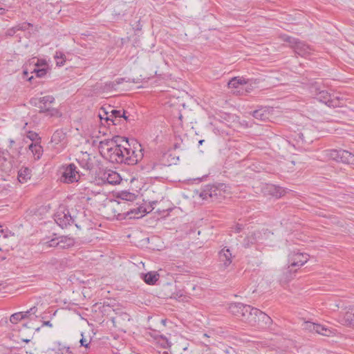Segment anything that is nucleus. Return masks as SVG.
<instances>
[{
  "label": "nucleus",
  "instance_id": "e433bc0d",
  "mask_svg": "<svg viewBox=\"0 0 354 354\" xmlns=\"http://www.w3.org/2000/svg\"><path fill=\"white\" fill-rule=\"evenodd\" d=\"M82 338L80 340V346H84L85 348H90L91 346V338L86 339L84 337L83 333H81Z\"/></svg>",
  "mask_w": 354,
  "mask_h": 354
},
{
  "label": "nucleus",
  "instance_id": "a211bd4d",
  "mask_svg": "<svg viewBox=\"0 0 354 354\" xmlns=\"http://www.w3.org/2000/svg\"><path fill=\"white\" fill-rule=\"evenodd\" d=\"M59 248L68 249L74 246L75 241L73 237L68 236H59Z\"/></svg>",
  "mask_w": 354,
  "mask_h": 354
},
{
  "label": "nucleus",
  "instance_id": "c03bdc74",
  "mask_svg": "<svg viewBox=\"0 0 354 354\" xmlns=\"http://www.w3.org/2000/svg\"><path fill=\"white\" fill-rule=\"evenodd\" d=\"M124 81V78H118L114 82H109L107 84L111 85V88H114L116 86L122 84Z\"/></svg>",
  "mask_w": 354,
  "mask_h": 354
},
{
  "label": "nucleus",
  "instance_id": "0e129e2a",
  "mask_svg": "<svg viewBox=\"0 0 354 354\" xmlns=\"http://www.w3.org/2000/svg\"><path fill=\"white\" fill-rule=\"evenodd\" d=\"M187 349V347H185V348H183V350H184V351H186Z\"/></svg>",
  "mask_w": 354,
  "mask_h": 354
},
{
  "label": "nucleus",
  "instance_id": "4c0bfd02",
  "mask_svg": "<svg viewBox=\"0 0 354 354\" xmlns=\"http://www.w3.org/2000/svg\"><path fill=\"white\" fill-rule=\"evenodd\" d=\"M334 334L335 330L333 328H328L326 326L324 325V328L321 334L322 335L330 337L333 336Z\"/></svg>",
  "mask_w": 354,
  "mask_h": 354
},
{
  "label": "nucleus",
  "instance_id": "4be33fe9",
  "mask_svg": "<svg viewBox=\"0 0 354 354\" xmlns=\"http://www.w3.org/2000/svg\"><path fill=\"white\" fill-rule=\"evenodd\" d=\"M31 177V170L28 167H22L18 172V180L21 183H24Z\"/></svg>",
  "mask_w": 354,
  "mask_h": 354
},
{
  "label": "nucleus",
  "instance_id": "c9c22d12",
  "mask_svg": "<svg viewBox=\"0 0 354 354\" xmlns=\"http://www.w3.org/2000/svg\"><path fill=\"white\" fill-rule=\"evenodd\" d=\"M297 142L299 144L301 142V145L303 144H310L312 142L311 140H306L304 134L303 133H299L297 135Z\"/></svg>",
  "mask_w": 354,
  "mask_h": 354
},
{
  "label": "nucleus",
  "instance_id": "5fc2aeb1",
  "mask_svg": "<svg viewBox=\"0 0 354 354\" xmlns=\"http://www.w3.org/2000/svg\"><path fill=\"white\" fill-rule=\"evenodd\" d=\"M31 324H32L31 322L26 323L24 324V326H25L26 328H31V326H30Z\"/></svg>",
  "mask_w": 354,
  "mask_h": 354
},
{
  "label": "nucleus",
  "instance_id": "bb28decb",
  "mask_svg": "<svg viewBox=\"0 0 354 354\" xmlns=\"http://www.w3.org/2000/svg\"><path fill=\"white\" fill-rule=\"evenodd\" d=\"M56 62V65L58 66H64L66 62V55L61 51H57L54 55Z\"/></svg>",
  "mask_w": 354,
  "mask_h": 354
},
{
  "label": "nucleus",
  "instance_id": "4d7b16f0",
  "mask_svg": "<svg viewBox=\"0 0 354 354\" xmlns=\"http://www.w3.org/2000/svg\"><path fill=\"white\" fill-rule=\"evenodd\" d=\"M22 341L26 343H28L30 342V339H23Z\"/></svg>",
  "mask_w": 354,
  "mask_h": 354
},
{
  "label": "nucleus",
  "instance_id": "ddd939ff",
  "mask_svg": "<svg viewBox=\"0 0 354 354\" xmlns=\"http://www.w3.org/2000/svg\"><path fill=\"white\" fill-rule=\"evenodd\" d=\"M247 306V304L242 303H232L229 306V311L242 321Z\"/></svg>",
  "mask_w": 354,
  "mask_h": 354
},
{
  "label": "nucleus",
  "instance_id": "6ab92c4d",
  "mask_svg": "<svg viewBox=\"0 0 354 354\" xmlns=\"http://www.w3.org/2000/svg\"><path fill=\"white\" fill-rule=\"evenodd\" d=\"M78 162L82 168L86 170L91 171L93 168V164L90 158V155L87 153H83L82 158L81 160L79 159Z\"/></svg>",
  "mask_w": 354,
  "mask_h": 354
},
{
  "label": "nucleus",
  "instance_id": "a19ab883",
  "mask_svg": "<svg viewBox=\"0 0 354 354\" xmlns=\"http://www.w3.org/2000/svg\"><path fill=\"white\" fill-rule=\"evenodd\" d=\"M59 236L51 239L49 241L46 242L48 247L59 248Z\"/></svg>",
  "mask_w": 354,
  "mask_h": 354
},
{
  "label": "nucleus",
  "instance_id": "49530a36",
  "mask_svg": "<svg viewBox=\"0 0 354 354\" xmlns=\"http://www.w3.org/2000/svg\"><path fill=\"white\" fill-rule=\"evenodd\" d=\"M36 67H45L48 68L46 62L44 59H37V62L35 64Z\"/></svg>",
  "mask_w": 354,
  "mask_h": 354
},
{
  "label": "nucleus",
  "instance_id": "7ed1b4c3",
  "mask_svg": "<svg viewBox=\"0 0 354 354\" xmlns=\"http://www.w3.org/2000/svg\"><path fill=\"white\" fill-rule=\"evenodd\" d=\"M311 92L314 93L315 97L321 102L326 104L329 107H342V102L339 97H331V95L326 90H321L319 88L313 86Z\"/></svg>",
  "mask_w": 354,
  "mask_h": 354
},
{
  "label": "nucleus",
  "instance_id": "79ce46f5",
  "mask_svg": "<svg viewBox=\"0 0 354 354\" xmlns=\"http://www.w3.org/2000/svg\"><path fill=\"white\" fill-rule=\"evenodd\" d=\"M316 328H317L316 323H313V322H305V328L308 330L309 331L315 333Z\"/></svg>",
  "mask_w": 354,
  "mask_h": 354
},
{
  "label": "nucleus",
  "instance_id": "423d86ee",
  "mask_svg": "<svg viewBox=\"0 0 354 354\" xmlns=\"http://www.w3.org/2000/svg\"><path fill=\"white\" fill-rule=\"evenodd\" d=\"M328 156L339 162L354 165V154L347 150L331 149L328 151Z\"/></svg>",
  "mask_w": 354,
  "mask_h": 354
},
{
  "label": "nucleus",
  "instance_id": "052dcab7",
  "mask_svg": "<svg viewBox=\"0 0 354 354\" xmlns=\"http://www.w3.org/2000/svg\"><path fill=\"white\" fill-rule=\"evenodd\" d=\"M106 123L107 124V125H108L109 127L111 124V122H106Z\"/></svg>",
  "mask_w": 354,
  "mask_h": 354
},
{
  "label": "nucleus",
  "instance_id": "aec40b11",
  "mask_svg": "<svg viewBox=\"0 0 354 354\" xmlns=\"http://www.w3.org/2000/svg\"><path fill=\"white\" fill-rule=\"evenodd\" d=\"M28 148L32 153L36 160L40 159L43 154V147L40 145L39 142H36L34 143H31L28 146Z\"/></svg>",
  "mask_w": 354,
  "mask_h": 354
},
{
  "label": "nucleus",
  "instance_id": "de8ad7c7",
  "mask_svg": "<svg viewBox=\"0 0 354 354\" xmlns=\"http://www.w3.org/2000/svg\"><path fill=\"white\" fill-rule=\"evenodd\" d=\"M17 32V30L15 29V26H14L7 30V35L9 36H13Z\"/></svg>",
  "mask_w": 354,
  "mask_h": 354
},
{
  "label": "nucleus",
  "instance_id": "6e6552de",
  "mask_svg": "<svg viewBox=\"0 0 354 354\" xmlns=\"http://www.w3.org/2000/svg\"><path fill=\"white\" fill-rule=\"evenodd\" d=\"M309 254L299 252H292L288 256V262L291 267H301L309 259Z\"/></svg>",
  "mask_w": 354,
  "mask_h": 354
},
{
  "label": "nucleus",
  "instance_id": "f03ea898",
  "mask_svg": "<svg viewBox=\"0 0 354 354\" xmlns=\"http://www.w3.org/2000/svg\"><path fill=\"white\" fill-rule=\"evenodd\" d=\"M230 187L225 183H214L207 185L203 187L200 197L203 200L210 198L212 201L220 200L225 196L226 194L230 193Z\"/></svg>",
  "mask_w": 354,
  "mask_h": 354
},
{
  "label": "nucleus",
  "instance_id": "cd10ccee",
  "mask_svg": "<svg viewBox=\"0 0 354 354\" xmlns=\"http://www.w3.org/2000/svg\"><path fill=\"white\" fill-rule=\"evenodd\" d=\"M252 116L260 120H265L267 118V113L263 109L254 110L252 112Z\"/></svg>",
  "mask_w": 354,
  "mask_h": 354
},
{
  "label": "nucleus",
  "instance_id": "ea45409f",
  "mask_svg": "<svg viewBox=\"0 0 354 354\" xmlns=\"http://www.w3.org/2000/svg\"><path fill=\"white\" fill-rule=\"evenodd\" d=\"M27 138H28L32 141L41 140V138L39 137V135L32 131H28Z\"/></svg>",
  "mask_w": 354,
  "mask_h": 354
},
{
  "label": "nucleus",
  "instance_id": "f3484780",
  "mask_svg": "<svg viewBox=\"0 0 354 354\" xmlns=\"http://www.w3.org/2000/svg\"><path fill=\"white\" fill-rule=\"evenodd\" d=\"M220 262L223 263V266L227 268L232 263V253L228 248L222 249L218 253Z\"/></svg>",
  "mask_w": 354,
  "mask_h": 354
},
{
  "label": "nucleus",
  "instance_id": "f8f14e48",
  "mask_svg": "<svg viewBox=\"0 0 354 354\" xmlns=\"http://www.w3.org/2000/svg\"><path fill=\"white\" fill-rule=\"evenodd\" d=\"M102 180L110 185H116L120 183L121 177L115 171L108 170L104 171L101 177Z\"/></svg>",
  "mask_w": 354,
  "mask_h": 354
},
{
  "label": "nucleus",
  "instance_id": "dca6fc26",
  "mask_svg": "<svg viewBox=\"0 0 354 354\" xmlns=\"http://www.w3.org/2000/svg\"><path fill=\"white\" fill-rule=\"evenodd\" d=\"M47 354H73L71 348L62 344L58 342L55 343V346L52 348L47 351Z\"/></svg>",
  "mask_w": 354,
  "mask_h": 354
},
{
  "label": "nucleus",
  "instance_id": "37998d69",
  "mask_svg": "<svg viewBox=\"0 0 354 354\" xmlns=\"http://www.w3.org/2000/svg\"><path fill=\"white\" fill-rule=\"evenodd\" d=\"M37 311V308L35 306H33L32 308H30L29 310H28L25 312H21V313L26 314V315H24V319H25V318H27L31 314H35Z\"/></svg>",
  "mask_w": 354,
  "mask_h": 354
},
{
  "label": "nucleus",
  "instance_id": "13d9d810",
  "mask_svg": "<svg viewBox=\"0 0 354 354\" xmlns=\"http://www.w3.org/2000/svg\"><path fill=\"white\" fill-rule=\"evenodd\" d=\"M157 165H158V164H156V163H153V166H152L151 169H155V167H156Z\"/></svg>",
  "mask_w": 354,
  "mask_h": 354
},
{
  "label": "nucleus",
  "instance_id": "39448f33",
  "mask_svg": "<svg viewBox=\"0 0 354 354\" xmlns=\"http://www.w3.org/2000/svg\"><path fill=\"white\" fill-rule=\"evenodd\" d=\"M54 220L56 223L62 229L71 225L74 221V217L71 215L69 209L65 205H60L54 214Z\"/></svg>",
  "mask_w": 354,
  "mask_h": 354
},
{
  "label": "nucleus",
  "instance_id": "b1692460",
  "mask_svg": "<svg viewBox=\"0 0 354 354\" xmlns=\"http://www.w3.org/2000/svg\"><path fill=\"white\" fill-rule=\"evenodd\" d=\"M118 198H120L121 200L124 201V203H126L127 201H133L137 198V196L131 192H129L128 191H122L118 193Z\"/></svg>",
  "mask_w": 354,
  "mask_h": 354
},
{
  "label": "nucleus",
  "instance_id": "bf43d9fd",
  "mask_svg": "<svg viewBox=\"0 0 354 354\" xmlns=\"http://www.w3.org/2000/svg\"><path fill=\"white\" fill-rule=\"evenodd\" d=\"M203 142H204V140H199L198 144L202 145Z\"/></svg>",
  "mask_w": 354,
  "mask_h": 354
},
{
  "label": "nucleus",
  "instance_id": "a18cd8bd",
  "mask_svg": "<svg viewBox=\"0 0 354 354\" xmlns=\"http://www.w3.org/2000/svg\"><path fill=\"white\" fill-rule=\"evenodd\" d=\"M160 343L163 348H167L170 346V343L169 342L167 338L165 337L161 336Z\"/></svg>",
  "mask_w": 354,
  "mask_h": 354
},
{
  "label": "nucleus",
  "instance_id": "5701e85b",
  "mask_svg": "<svg viewBox=\"0 0 354 354\" xmlns=\"http://www.w3.org/2000/svg\"><path fill=\"white\" fill-rule=\"evenodd\" d=\"M343 321L347 326H354V308H349L343 316Z\"/></svg>",
  "mask_w": 354,
  "mask_h": 354
},
{
  "label": "nucleus",
  "instance_id": "8fccbe9b",
  "mask_svg": "<svg viewBox=\"0 0 354 354\" xmlns=\"http://www.w3.org/2000/svg\"><path fill=\"white\" fill-rule=\"evenodd\" d=\"M121 118H123L127 122L129 121V116L127 115V111H124V109L122 110Z\"/></svg>",
  "mask_w": 354,
  "mask_h": 354
},
{
  "label": "nucleus",
  "instance_id": "c756f323",
  "mask_svg": "<svg viewBox=\"0 0 354 354\" xmlns=\"http://www.w3.org/2000/svg\"><path fill=\"white\" fill-rule=\"evenodd\" d=\"M67 263V260L66 259H63L61 260H57L56 259H53L51 260V263L54 265L57 269L63 270L65 268Z\"/></svg>",
  "mask_w": 354,
  "mask_h": 354
},
{
  "label": "nucleus",
  "instance_id": "09e8293b",
  "mask_svg": "<svg viewBox=\"0 0 354 354\" xmlns=\"http://www.w3.org/2000/svg\"><path fill=\"white\" fill-rule=\"evenodd\" d=\"M317 328H315V333H317V334L321 335L322 332V330L324 328V325H322V324H317Z\"/></svg>",
  "mask_w": 354,
  "mask_h": 354
},
{
  "label": "nucleus",
  "instance_id": "0eeeda50",
  "mask_svg": "<svg viewBox=\"0 0 354 354\" xmlns=\"http://www.w3.org/2000/svg\"><path fill=\"white\" fill-rule=\"evenodd\" d=\"M80 177V175L75 164L71 163L64 167V171L62 175V179L64 183H73L77 182Z\"/></svg>",
  "mask_w": 354,
  "mask_h": 354
},
{
  "label": "nucleus",
  "instance_id": "58836bf2",
  "mask_svg": "<svg viewBox=\"0 0 354 354\" xmlns=\"http://www.w3.org/2000/svg\"><path fill=\"white\" fill-rule=\"evenodd\" d=\"M256 242V239L254 236L253 234H251L250 236H248L244 239V246L245 247H249L250 244H254Z\"/></svg>",
  "mask_w": 354,
  "mask_h": 354
},
{
  "label": "nucleus",
  "instance_id": "473e14b6",
  "mask_svg": "<svg viewBox=\"0 0 354 354\" xmlns=\"http://www.w3.org/2000/svg\"><path fill=\"white\" fill-rule=\"evenodd\" d=\"M24 315L26 314H21V312L12 314L10 317V321L12 324H17L19 321L24 319Z\"/></svg>",
  "mask_w": 354,
  "mask_h": 354
},
{
  "label": "nucleus",
  "instance_id": "e2e57ef3",
  "mask_svg": "<svg viewBox=\"0 0 354 354\" xmlns=\"http://www.w3.org/2000/svg\"><path fill=\"white\" fill-rule=\"evenodd\" d=\"M7 236H8V235H7V234H4V235H3V237H4V238H6Z\"/></svg>",
  "mask_w": 354,
  "mask_h": 354
},
{
  "label": "nucleus",
  "instance_id": "a878e982",
  "mask_svg": "<svg viewBox=\"0 0 354 354\" xmlns=\"http://www.w3.org/2000/svg\"><path fill=\"white\" fill-rule=\"evenodd\" d=\"M247 83V82L243 78H240L239 77H236L232 78L229 82H228V87L229 88H239V86L244 85Z\"/></svg>",
  "mask_w": 354,
  "mask_h": 354
},
{
  "label": "nucleus",
  "instance_id": "3c124183",
  "mask_svg": "<svg viewBox=\"0 0 354 354\" xmlns=\"http://www.w3.org/2000/svg\"><path fill=\"white\" fill-rule=\"evenodd\" d=\"M28 71H24V77H27V79H28V81H31V80H32V79H33V76H31V77H28Z\"/></svg>",
  "mask_w": 354,
  "mask_h": 354
},
{
  "label": "nucleus",
  "instance_id": "c85d7f7f",
  "mask_svg": "<svg viewBox=\"0 0 354 354\" xmlns=\"http://www.w3.org/2000/svg\"><path fill=\"white\" fill-rule=\"evenodd\" d=\"M100 117L101 121H102V120H104L105 122H111V124L113 126L119 125L120 124V122L122 121L121 118L109 119L108 118V112H106V111H104V116H102V114H100Z\"/></svg>",
  "mask_w": 354,
  "mask_h": 354
},
{
  "label": "nucleus",
  "instance_id": "6e6d98bb",
  "mask_svg": "<svg viewBox=\"0 0 354 354\" xmlns=\"http://www.w3.org/2000/svg\"><path fill=\"white\" fill-rule=\"evenodd\" d=\"M108 83H109V82H106V83L105 84V86H106V87H107V88H110V89H113V88H111V85H109V84H107ZM113 89H115V87H114V88H113Z\"/></svg>",
  "mask_w": 354,
  "mask_h": 354
},
{
  "label": "nucleus",
  "instance_id": "864d4df0",
  "mask_svg": "<svg viewBox=\"0 0 354 354\" xmlns=\"http://www.w3.org/2000/svg\"><path fill=\"white\" fill-rule=\"evenodd\" d=\"M5 12H6V9L3 8H0V15L5 14Z\"/></svg>",
  "mask_w": 354,
  "mask_h": 354
},
{
  "label": "nucleus",
  "instance_id": "412c9836",
  "mask_svg": "<svg viewBox=\"0 0 354 354\" xmlns=\"http://www.w3.org/2000/svg\"><path fill=\"white\" fill-rule=\"evenodd\" d=\"M159 274L155 272H149L146 274H142L143 281L149 285H154L158 281Z\"/></svg>",
  "mask_w": 354,
  "mask_h": 354
},
{
  "label": "nucleus",
  "instance_id": "2f4dec72",
  "mask_svg": "<svg viewBox=\"0 0 354 354\" xmlns=\"http://www.w3.org/2000/svg\"><path fill=\"white\" fill-rule=\"evenodd\" d=\"M32 27H33V25L30 23L22 22V23H20V24H18L17 25H16L15 29H17V31H19V30L26 31Z\"/></svg>",
  "mask_w": 354,
  "mask_h": 354
},
{
  "label": "nucleus",
  "instance_id": "4468645a",
  "mask_svg": "<svg viewBox=\"0 0 354 354\" xmlns=\"http://www.w3.org/2000/svg\"><path fill=\"white\" fill-rule=\"evenodd\" d=\"M258 314L259 316L257 318V321L255 326L261 329L268 328L272 323V319L261 310H260V313H258Z\"/></svg>",
  "mask_w": 354,
  "mask_h": 354
},
{
  "label": "nucleus",
  "instance_id": "603ef678",
  "mask_svg": "<svg viewBox=\"0 0 354 354\" xmlns=\"http://www.w3.org/2000/svg\"><path fill=\"white\" fill-rule=\"evenodd\" d=\"M42 326L52 327L53 324H51V322L50 321H44L42 324Z\"/></svg>",
  "mask_w": 354,
  "mask_h": 354
},
{
  "label": "nucleus",
  "instance_id": "f704fd0d",
  "mask_svg": "<svg viewBox=\"0 0 354 354\" xmlns=\"http://www.w3.org/2000/svg\"><path fill=\"white\" fill-rule=\"evenodd\" d=\"M299 39H296L295 37L290 36H286L283 37V41L290 44V46L294 48L297 41H299Z\"/></svg>",
  "mask_w": 354,
  "mask_h": 354
},
{
  "label": "nucleus",
  "instance_id": "9b49d317",
  "mask_svg": "<svg viewBox=\"0 0 354 354\" xmlns=\"http://www.w3.org/2000/svg\"><path fill=\"white\" fill-rule=\"evenodd\" d=\"M265 194L279 198L286 193L284 188L273 184H267L264 187Z\"/></svg>",
  "mask_w": 354,
  "mask_h": 354
},
{
  "label": "nucleus",
  "instance_id": "20e7f679",
  "mask_svg": "<svg viewBox=\"0 0 354 354\" xmlns=\"http://www.w3.org/2000/svg\"><path fill=\"white\" fill-rule=\"evenodd\" d=\"M55 102V97L52 95H46L38 99H32L30 102L39 109V113H45L50 116L55 115L58 111L51 107L50 104Z\"/></svg>",
  "mask_w": 354,
  "mask_h": 354
},
{
  "label": "nucleus",
  "instance_id": "2eb2a0df",
  "mask_svg": "<svg viewBox=\"0 0 354 354\" xmlns=\"http://www.w3.org/2000/svg\"><path fill=\"white\" fill-rule=\"evenodd\" d=\"M293 49L295 53L301 57H306L309 55L313 50L310 46L300 40L297 41V44Z\"/></svg>",
  "mask_w": 354,
  "mask_h": 354
},
{
  "label": "nucleus",
  "instance_id": "72a5a7b5",
  "mask_svg": "<svg viewBox=\"0 0 354 354\" xmlns=\"http://www.w3.org/2000/svg\"><path fill=\"white\" fill-rule=\"evenodd\" d=\"M122 110L112 109L110 114L108 113L109 119L121 118Z\"/></svg>",
  "mask_w": 354,
  "mask_h": 354
},
{
  "label": "nucleus",
  "instance_id": "1a4fd4ad",
  "mask_svg": "<svg viewBox=\"0 0 354 354\" xmlns=\"http://www.w3.org/2000/svg\"><path fill=\"white\" fill-rule=\"evenodd\" d=\"M157 201H153L151 204V207L148 209L139 206L136 208L130 209L124 213L125 215L124 218H139L142 217L146 213L150 212L153 209L152 205L156 204Z\"/></svg>",
  "mask_w": 354,
  "mask_h": 354
},
{
  "label": "nucleus",
  "instance_id": "f257e3e1",
  "mask_svg": "<svg viewBox=\"0 0 354 354\" xmlns=\"http://www.w3.org/2000/svg\"><path fill=\"white\" fill-rule=\"evenodd\" d=\"M138 147H131L127 138L119 136L111 139H105L99 143V149L102 154L112 163L134 165L144 156L141 145L136 143Z\"/></svg>",
  "mask_w": 354,
  "mask_h": 354
},
{
  "label": "nucleus",
  "instance_id": "680f3d73",
  "mask_svg": "<svg viewBox=\"0 0 354 354\" xmlns=\"http://www.w3.org/2000/svg\"><path fill=\"white\" fill-rule=\"evenodd\" d=\"M39 329H40V328H39V327H38V328H35V330H36V331H39Z\"/></svg>",
  "mask_w": 354,
  "mask_h": 354
},
{
  "label": "nucleus",
  "instance_id": "9d476101",
  "mask_svg": "<svg viewBox=\"0 0 354 354\" xmlns=\"http://www.w3.org/2000/svg\"><path fill=\"white\" fill-rule=\"evenodd\" d=\"M258 313H260V310L248 305L245 310V313L243 316L242 322H244L252 326H256V322L257 321V318L259 316Z\"/></svg>",
  "mask_w": 354,
  "mask_h": 354
},
{
  "label": "nucleus",
  "instance_id": "393cba45",
  "mask_svg": "<svg viewBox=\"0 0 354 354\" xmlns=\"http://www.w3.org/2000/svg\"><path fill=\"white\" fill-rule=\"evenodd\" d=\"M65 137L66 134L63 132V131L61 129H57L54 132L51 137V142L54 143L55 145H58L65 139Z\"/></svg>",
  "mask_w": 354,
  "mask_h": 354
},
{
  "label": "nucleus",
  "instance_id": "7c9ffc66",
  "mask_svg": "<svg viewBox=\"0 0 354 354\" xmlns=\"http://www.w3.org/2000/svg\"><path fill=\"white\" fill-rule=\"evenodd\" d=\"M48 71V68L45 67H36L31 72L32 73H35L37 77H43L45 76Z\"/></svg>",
  "mask_w": 354,
  "mask_h": 354
}]
</instances>
